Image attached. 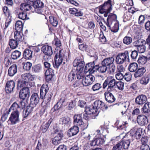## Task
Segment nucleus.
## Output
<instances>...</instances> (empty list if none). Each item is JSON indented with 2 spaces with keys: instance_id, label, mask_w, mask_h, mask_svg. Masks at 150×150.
I'll return each mask as SVG.
<instances>
[{
  "instance_id": "obj_62",
  "label": "nucleus",
  "mask_w": 150,
  "mask_h": 150,
  "mask_svg": "<svg viewBox=\"0 0 150 150\" xmlns=\"http://www.w3.org/2000/svg\"><path fill=\"white\" fill-rule=\"evenodd\" d=\"M115 77L117 79L121 80L124 78V76L121 72H119L116 74Z\"/></svg>"
},
{
  "instance_id": "obj_18",
  "label": "nucleus",
  "mask_w": 150,
  "mask_h": 150,
  "mask_svg": "<svg viewBox=\"0 0 150 150\" xmlns=\"http://www.w3.org/2000/svg\"><path fill=\"white\" fill-rule=\"evenodd\" d=\"M117 16L115 14L110 13L107 19L106 25L108 27L110 28V25H112L113 22L116 21Z\"/></svg>"
},
{
  "instance_id": "obj_48",
  "label": "nucleus",
  "mask_w": 150,
  "mask_h": 150,
  "mask_svg": "<svg viewBox=\"0 0 150 150\" xmlns=\"http://www.w3.org/2000/svg\"><path fill=\"white\" fill-rule=\"evenodd\" d=\"M123 144L122 142H120L113 147L112 150H122Z\"/></svg>"
},
{
  "instance_id": "obj_16",
  "label": "nucleus",
  "mask_w": 150,
  "mask_h": 150,
  "mask_svg": "<svg viewBox=\"0 0 150 150\" xmlns=\"http://www.w3.org/2000/svg\"><path fill=\"white\" fill-rule=\"evenodd\" d=\"M137 121L139 125L143 126L147 124L148 122V120L147 117L145 115H139L137 116Z\"/></svg>"
},
{
  "instance_id": "obj_52",
  "label": "nucleus",
  "mask_w": 150,
  "mask_h": 150,
  "mask_svg": "<svg viewBox=\"0 0 150 150\" xmlns=\"http://www.w3.org/2000/svg\"><path fill=\"white\" fill-rule=\"evenodd\" d=\"M124 83L122 81H116V85L119 90H122L124 89Z\"/></svg>"
},
{
  "instance_id": "obj_21",
  "label": "nucleus",
  "mask_w": 150,
  "mask_h": 150,
  "mask_svg": "<svg viewBox=\"0 0 150 150\" xmlns=\"http://www.w3.org/2000/svg\"><path fill=\"white\" fill-rule=\"evenodd\" d=\"M35 110L30 106H27L25 110L23 109L22 110L23 117L24 118H26L31 113Z\"/></svg>"
},
{
  "instance_id": "obj_5",
  "label": "nucleus",
  "mask_w": 150,
  "mask_h": 150,
  "mask_svg": "<svg viewBox=\"0 0 150 150\" xmlns=\"http://www.w3.org/2000/svg\"><path fill=\"white\" fill-rule=\"evenodd\" d=\"M32 11L38 14H42L44 7L43 3L40 0H36L33 2L32 1Z\"/></svg>"
},
{
  "instance_id": "obj_42",
  "label": "nucleus",
  "mask_w": 150,
  "mask_h": 150,
  "mask_svg": "<svg viewBox=\"0 0 150 150\" xmlns=\"http://www.w3.org/2000/svg\"><path fill=\"white\" fill-rule=\"evenodd\" d=\"M76 73L74 72L73 70H72L68 74L67 78L69 81H71L73 80L76 79Z\"/></svg>"
},
{
  "instance_id": "obj_44",
  "label": "nucleus",
  "mask_w": 150,
  "mask_h": 150,
  "mask_svg": "<svg viewBox=\"0 0 150 150\" xmlns=\"http://www.w3.org/2000/svg\"><path fill=\"white\" fill-rule=\"evenodd\" d=\"M147 59V57L145 56H139L137 62L139 64H144L146 62Z\"/></svg>"
},
{
  "instance_id": "obj_57",
  "label": "nucleus",
  "mask_w": 150,
  "mask_h": 150,
  "mask_svg": "<svg viewBox=\"0 0 150 150\" xmlns=\"http://www.w3.org/2000/svg\"><path fill=\"white\" fill-rule=\"evenodd\" d=\"M108 67L109 68L110 74H112L114 72L116 69V67L114 63Z\"/></svg>"
},
{
  "instance_id": "obj_1",
  "label": "nucleus",
  "mask_w": 150,
  "mask_h": 150,
  "mask_svg": "<svg viewBox=\"0 0 150 150\" xmlns=\"http://www.w3.org/2000/svg\"><path fill=\"white\" fill-rule=\"evenodd\" d=\"M19 109L18 105L16 104L11 105L8 111L10 112L13 111L11 113L9 118L7 122L8 124L11 125H15L20 121L19 116L20 112H19L18 109Z\"/></svg>"
},
{
  "instance_id": "obj_11",
  "label": "nucleus",
  "mask_w": 150,
  "mask_h": 150,
  "mask_svg": "<svg viewBox=\"0 0 150 150\" xmlns=\"http://www.w3.org/2000/svg\"><path fill=\"white\" fill-rule=\"evenodd\" d=\"M30 93V90L28 88L26 87H23L19 92V98L21 99L25 100L26 97H29Z\"/></svg>"
},
{
  "instance_id": "obj_33",
  "label": "nucleus",
  "mask_w": 150,
  "mask_h": 150,
  "mask_svg": "<svg viewBox=\"0 0 150 150\" xmlns=\"http://www.w3.org/2000/svg\"><path fill=\"white\" fill-rule=\"evenodd\" d=\"M19 43L16 40L13 39H10L9 42V45L12 49L17 48Z\"/></svg>"
},
{
  "instance_id": "obj_13",
  "label": "nucleus",
  "mask_w": 150,
  "mask_h": 150,
  "mask_svg": "<svg viewBox=\"0 0 150 150\" xmlns=\"http://www.w3.org/2000/svg\"><path fill=\"white\" fill-rule=\"evenodd\" d=\"M15 82L13 80L7 81L5 89L6 93H9L12 92L15 88Z\"/></svg>"
},
{
  "instance_id": "obj_7",
  "label": "nucleus",
  "mask_w": 150,
  "mask_h": 150,
  "mask_svg": "<svg viewBox=\"0 0 150 150\" xmlns=\"http://www.w3.org/2000/svg\"><path fill=\"white\" fill-rule=\"evenodd\" d=\"M127 59L129 60V52L127 51L119 54L116 56L115 62L117 64H122L126 61Z\"/></svg>"
},
{
  "instance_id": "obj_25",
  "label": "nucleus",
  "mask_w": 150,
  "mask_h": 150,
  "mask_svg": "<svg viewBox=\"0 0 150 150\" xmlns=\"http://www.w3.org/2000/svg\"><path fill=\"white\" fill-rule=\"evenodd\" d=\"M24 100L22 99L20 102H19L18 104L17 102H15L13 103L11 105H12L14 104H15V105L16 104L18 105V108H19V109H18V110L19 112H20L22 110H23L24 108H25L26 106L25 102Z\"/></svg>"
},
{
  "instance_id": "obj_47",
  "label": "nucleus",
  "mask_w": 150,
  "mask_h": 150,
  "mask_svg": "<svg viewBox=\"0 0 150 150\" xmlns=\"http://www.w3.org/2000/svg\"><path fill=\"white\" fill-rule=\"evenodd\" d=\"M149 81V78L148 76H144L140 80V83L143 85H146L147 84Z\"/></svg>"
},
{
  "instance_id": "obj_10",
  "label": "nucleus",
  "mask_w": 150,
  "mask_h": 150,
  "mask_svg": "<svg viewBox=\"0 0 150 150\" xmlns=\"http://www.w3.org/2000/svg\"><path fill=\"white\" fill-rule=\"evenodd\" d=\"M32 1L30 0L26 1V2L23 3L20 6V8L21 10L24 11H28L31 10L32 11Z\"/></svg>"
},
{
  "instance_id": "obj_46",
  "label": "nucleus",
  "mask_w": 150,
  "mask_h": 150,
  "mask_svg": "<svg viewBox=\"0 0 150 150\" xmlns=\"http://www.w3.org/2000/svg\"><path fill=\"white\" fill-rule=\"evenodd\" d=\"M111 26V25H110V27L109 28L111 31L114 33H116L118 31L119 29V25L118 23H115L114 25L112 27Z\"/></svg>"
},
{
  "instance_id": "obj_2",
  "label": "nucleus",
  "mask_w": 150,
  "mask_h": 150,
  "mask_svg": "<svg viewBox=\"0 0 150 150\" xmlns=\"http://www.w3.org/2000/svg\"><path fill=\"white\" fill-rule=\"evenodd\" d=\"M105 103L102 101L97 100L95 101L92 105L88 107L86 109V110L88 111L89 113L96 114L98 109L105 107Z\"/></svg>"
},
{
  "instance_id": "obj_22",
  "label": "nucleus",
  "mask_w": 150,
  "mask_h": 150,
  "mask_svg": "<svg viewBox=\"0 0 150 150\" xmlns=\"http://www.w3.org/2000/svg\"><path fill=\"white\" fill-rule=\"evenodd\" d=\"M146 71V67H143L139 68L134 73V76L135 77L138 78L142 77Z\"/></svg>"
},
{
  "instance_id": "obj_17",
  "label": "nucleus",
  "mask_w": 150,
  "mask_h": 150,
  "mask_svg": "<svg viewBox=\"0 0 150 150\" xmlns=\"http://www.w3.org/2000/svg\"><path fill=\"white\" fill-rule=\"evenodd\" d=\"M147 100L146 96L144 95H141L138 96L135 99L136 104L140 105H142L145 103Z\"/></svg>"
},
{
  "instance_id": "obj_19",
  "label": "nucleus",
  "mask_w": 150,
  "mask_h": 150,
  "mask_svg": "<svg viewBox=\"0 0 150 150\" xmlns=\"http://www.w3.org/2000/svg\"><path fill=\"white\" fill-rule=\"evenodd\" d=\"M41 51L45 55H51L53 54L52 47L48 45H45L42 47Z\"/></svg>"
},
{
  "instance_id": "obj_36",
  "label": "nucleus",
  "mask_w": 150,
  "mask_h": 150,
  "mask_svg": "<svg viewBox=\"0 0 150 150\" xmlns=\"http://www.w3.org/2000/svg\"><path fill=\"white\" fill-rule=\"evenodd\" d=\"M94 65V62H91L86 64L84 68V72L86 73L89 71L90 73V71L91 70V68Z\"/></svg>"
},
{
  "instance_id": "obj_8",
  "label": "nucleus",
  "mask_w": 150,
  "mask_h": 150,
  "mask_svg": "<svg viewBox=\"0 0 150 150\" xmlns=\"http://www.w3.org/2000/svg\"><path fill=\"white\" fill-rule=\"evenodd\" d=\"M62 50H60L59 52L57 53L55 56V64H53L54 68H58L60 65L62 64L64 57V54L62 52Z\"/></svg>"
},
{
  "instance_id": "obj_50",
  "label": "nucleus",
  "mask_w": 150,
  "mask_h": 150,
  "mask_svg": "<svg viewBox=\"0 0 150 150\" xmlns=\"http://www.w3.org/2000/svg\"><path fill=\"white\" fill-rule=\"evenodd\" d=\"M137 50L139 53H142L144 52L145 51L146 47L144 45H136Z\"/></svg>"
},
{
  "instance_id": "obj_9",
  "label": "nucleus",
  "mask_w": 150,
  "mask_h": 150,
  "mask_svg": "<svg viewBox=\"0 0 150 150\" xmlns=\"http://www.w3.org/2000/svg\"><path fill=\"white\" fill-rule=\"evenodd\" d=\"M40 100V98L38 94L37 93L33 94L30 98L29 105L34 109L36 105L38 103Z\"/></svg>"
},
{
  "instance_id": "obj_12",
  "label": "nucleus",
  "mask_w": 150,
  "mask_h": 150,
  "mask_svg": "<svg viewBox=\"0 0 150 150\" xmlns=\"http://www.w3.org/2000/svg\"><path fill=\"white\" fill-rule=\"evenodd\" d=\"M113 91H108L107 90L104 93L105 100L109 103H112L115 101V98L113 94L111 92Z\"/></svg>"
},
{
  "instance_id": "obj_27",
  "label": "nucleus",
  "mask_w": 150,
  "mask_h": 150,
  "mask_svg": "<svg viewBox=\"0 0 150 150\" xmlns=\"http://www.w3.org/2000/svg\"><path fill=\"white\" fill-rule=\"evenodd\" d=\"M114 58L112 57L106 58L102 61L105 65L108 67L114 63Z\"/></svg>"
},
{
  "instance_id": "obj_20",
  "label": "nucleus",
  "mask_w": 150,
  "mask_h": 150,
  "mask_svg": "<svg viewBox=\"0 0 150 150\" xmlns=\"http://www.w3.org/2000/svg\"><path fill=\"white\" fill-rule=\"evenodd\" d=\"M79 132L78 127L77 126H74L68 130L67 134L69 137H72L76 134Z\"/></svg>"
},
{
  "instance_id": "obj_29",
  "label": "nucleus",
  "mask_w": 150,
  "mask_h": 150,
  "mask_svg": "<svg viewBox=\"0 0 150 150\" xmlns=\"http://www.w3.org/2000/svg\"><path fill=\"white\" fill-rule=\"evenodd\" d=\"M22 78L27 81L29 80L33 81L35 78V76L32 75L29 73H25L22 75Z\"/></svg>"
},
{
  "instance_id": "obj_43",
  "label": "nucleus",
  "mask_w": 150,
  "mask_h": 150,
  "mask_svg": "<svg viewBox=\"0 0 150 150\" xmlns=\"http://www.w3.org/2000/svg\"><path fill=\"white\" fill-rule=\"evenodd\" d=\"M89 79L88 76H86L85 79L83 80L82 83L84 86H87L92 83Z\"/></svg>"
},
{
  "instance_id": "obj_39",
  "label": "nucleus",
  "mask_w": 150,
  "mask_h": 150,
  "mask_svg": "<svg viewBox=\"0 0 150 150\" xmlns=\"http://www.w3.org/2000/svg\"><path fill=\"white\" fill-rule=\"evenodd\" d=\"M28 83V82L26 81L20 79L18 81L17 84V88L18 89H20L22 87H25L26 86Z\"/></svg>"
},
{
  "instance_id": "obj_4",
  "label": "nucleus",
  "mask_w": 150,
  "mask_h": 150,
  "mask_svg": "<svg viewBox=\"0 0 150 150\" xmlns=\"http://www.w3.org/2000/svg\"><path fill=\"white\" fill-rule=\"evenodd\" d=\"M116 81L112 76L108 77L105 80L103 84V88H105L107 86V90L108 91H114L115 90V86L116 85Z\"/></svg>"
},
{
  "instance_id": "obj_53",
  "label": "nucleus",
  "mask_w": 150,
  "mask_h": 150,
  "mask_svg": "<svg viewBox=\"0 0 150 150\" xmlns=\"http://www.w3.org/2000/svg\"><path fill=\"white\" fill-rule=\"evenodd\" d=\"M32 66V64L30 62H27L24 64L23 66L24 70L27 71L30 70Z\"/></svg>"
},
{
  "instance_id": "obj_51",
  "label": "nucleus",
  "mask_w": 150,
  "mask_h": 150,
  "mask_svg": "<svg viewBox=\"0 0 150 150\" xmlns=\"http://www.w3.org/2000/svg\"><path fill=\"white\" fill-rule=\"evenodd\" d=\"M102 87L100 84L99 83H96L93 85L92 88V89L94 91L99 90Z\"/></svg>"
},
{
  "instance_id": "obj_34",
  "label": "nucleus",
  "mask_w": 150,
  "mask_h": 150,
  "mask_svg": "<svg viewBox=\"0 0 150 150\" xmlns=\"http://www.w3.org/2000/svg\"><path fill=\"white\" fill-rule=\"evenodd\" d=\"M52 121V119L51 118L45 125H42V129L43 132L44 133L47 130Z\"/></svg>"
},
{
  "instance_id": "obj_55",
  "label": "nucleus",
  "mask_w": 150,
  "mask_h": 150,
  "mask_svg": "<svg viewBox=\"0 0 150 150\" xmlns=\"http://www.w3.org/2000/svg\"><path fill=\"white\" fill-rule=\"evenodd\" d=\"M3 10L5 15L7 17H9L10 15V12L9 10L6 6H4L3 7Z\"/></svg>"
},
{
  "instance_id": "obj_23",
  "label": "nucleus",
  "mask_w": 150,
  "mask_h": 150,
  "mask_svg": "<svg viewBox=\"0 0 150 150\" xmlns=\"http://www.w3.org/2000/svg\"><path fill=\"white\" fill-rule=\"evenodd\" d=\"M17 67L16 64H13L9 68L8 74L10 76H13L17 72Z\"/></svg>"
},
{
  "instance_id": "obj_59",
  "label": "nucleus",
  "mask_w": 150,
  "mask_h": 150,
  "mask_svg": "<svg viewBox=\"0 0 150 150\" xmlns=\"http://www.w3.org/2000/svg\"><path fill=\"white\" fill-rule=\"evenodd\" d=\"M131 58L135 60L136 59L138 56V52L136 50H134L132 52L130 55Z\"/></svg>"
},
{
  "instance_id": "obj_28",
  "label": "nucleus",
  "mask_w": 150,
  "mask_h": 150,
  "mask_svg": "<svg viewBox=\"0 0 150 150\" xmlns=\"http://www.w3.org/2000/svg\"><path fill=\"white\" fill-rule=\"evenodd\" d=\"M71 123V120L70 118L68 117H63L60 118L59 120V123L65 126H67Z\"/></svg>"
},
{
  "instance_id": "obj_60",
  "label": "nucleus",
  "mask_w": 150,
  "mask_h": 150,
  "mask_svg": "<svg viewBox=\"0 0 150 150\" xmlns=\"http://www.w3.org/2000/svg\"><path fill=\"white\" fill-rule=\"evenodd\" d=\"M87 108H85V111L86 113L83 115V118L86 120H88L90 118V115L93 113H89L88 111L86 110V109Z\"/></svg>"
},
{
  "instance_id": "obj_37",
  "label": "nucleus",
  "mask_w": 150,
  "mask_h": 150,
  "mask_svg": "<svg viewBox=\"0 0 150 150\" xmlns=\"http://www.w3.org/2000/svg\"><path fill=\"white\" fill-rule=\"evenodd\" d=\"M15 29L16 32H22L23 30V25L22 22L20 21L16 22L15 24Z\"/></svg>"
},
{
  "instance_id": "obj_49",
  "label": "nucleus",
  "mask_w": 150,
  "mask_h": 150,
  "mask_svg": "<svg viewBox=\"0 0 150 150\" xmlns=\"http://www.w3.org/2000/svg\"><path fill=\"white\" fill-rule=\"evenodd\" d=\"M132 41V39L129 36H125L124 37L123 40V42L125 44L127 45H129Z\"/></svg>"
},
{
  "instance_id": "obj_40",
  "label": "nucleus",
  "mask_w": 150,
  "mask_h": 150,
  "mask_svg": "<svg viewBox=\"0 0 150 150\" xmlns=\"http://www.w3.org/2000/svg\"><path fill=\"white\" fill-rule=\"evenodd\" d=\"M138 68V65L136 63L134 62L131 63L129 66V70L131 72L135 71Z\"/></svg>"
},
{
  "instance_id": "obj_58",
  "label": "nucleus",
  "mask_w": 150,
  "mask_h": 150,
  "mask_svg": "<svg viewBox=\"0 0 150 150\" xmlns=\"http://www.w3.org/2000/svg\"><path fill=\"white\" fill-rule=\"evenodd\" d=\"M124 78L126 81H129L131 80L132 75L129 72H127L124 76Z\"/></svg>"
},
{
  "instance_id": "obj_41",
  "label": "nucleus",
  "mask_w": 150,
  "mask_h": 150,
  "mask_svg": "<svg viewBox=\"0 0 150 150\" xmlns=\"http://www.w3.org/2000/svg\"><path fill=\"white\" fill-rule=\"evenodd\" d=\"M49 21L53 26L55 27L57 26L58 21L56 18L52 16H50L49 17Z\"/></svg>"
},
{
  "instance_id": "obj_24",
  "label": "nucleus",
  "mask_w": 150,
  "mask_h": 150,
  "mask_svg": "<svg viewBox=\"0 0 150 150\" xmlns=\"http://www.w3.org/2000/svg\"><path fill=\"white\" fill-rule=\"evenodd\" d=\"M14 38L19 43L24 40V37L21 32H16L14 33Z\"/></svg>"
},
{
  "instance_id": "obj_26",
  "label": "nucleus",
  "mask_w": 150,
  "mask_h": 150,
  "mask_svg": "<svg viewBox=\"0 0 150 150\" xmlns=\"http://www.w3.org/2000/svg\"><path fill=\"white\" fill-rule=\"evenodd\" d=\"M33 52L29 49H25L23 52V58L26 59H30L32 57Z\"/></svg>"
},
{
  "instance_id": "obj_63",
  "label": "nucleus",
  "mask_w": 150,
  "mask_h": 150,
  "mask_svg": "<svg viewBox=\"0 0 150 150\" xmlns=\"http://www.w3.org/2000/svg\"><path fill=\"white\" fill-rule=\"evenodd\" d=\"M78 105L81 108H86V102L82 100H80L78 102Z\"/></svg>"
},
{
  "instance_id": "obj_14",
  "label": "nucleus",
  "mask_w": 150,
  "mask_h": 150,
  "mask_svg": "<svg viewBox=\"0 0 150 150\" xmlns=\"http://www.w3.org/2000/svg\"><path fill=\"white\" fill-rule=\"evenodd\" d=\"M49 90V88L47 85L43 84L40 88V96L41 99L46 98V95Z\"/></svg>"
},
{
  "instance_id": "obj_56",
  "label": "nucleus",
  "mask_w": 150,
  "mask_h": 150,
  "mask_svg": "<svg viewBox=\"0 0 150 150\" xmlns=\"http://www.w3.org/2000/svg\"><path fill=\"white\" fill-rule=\"evenodd\" d=\"M97 145L98 146L103 144L105 142L104 139L102 138H97L95 139Z\"/></svg>"
},
{
  "instance_id": "obj_6",
  "label": "nucleus",
  "mask_w": 150,
  "mask_h": 150,
  "mask_svg": "<svg viewBox=\"0 0 150 150\" xmlns=\"http://www.w3.org/2000/svg\"><path fill=\"white\" fill-rule=\"evenodd\" d=\"M74 122L79 126L83 130L87 128L88 124L84 123L82 120V114H75L74 117Z\"/></svg>"
},
{
  "instance_id": "obj_45",
  "label": "nucleus",
  "mask_w": 150,
  "mask_h": 150,
  "mask_svg": "<svg viewBox=\"0 0 150 150\" xmlns=\"http://www.w3.org/2000/svg\"><path fill=\"white\" fill-rule=\"evenodd\" d=\"M42 67L40 64L35 65L32 67V70L33 72H39L41 70Z\"/></svg>"
},
{
  "instance_id": "obj_31",
  "label": "nucleus",
  "mask_w": 150,
  "mask_h": 150,
  "mask_svg": "<svg viewBox=\"0 0 150 150\" xmlns=\"http://www.w3.org/2000/svg\"><path fill=\"white\" fill-rule=\"evenodd\" d=\"M22 11L21 9H18L16 11L18 13V17L21 19L24 20L26 18L27 15L26 13H24L23 11Z\"/></svg>"
},
{
  "instance_id": "obj_3",
  "label": "nucleus",
  "mask_w": 150,
  "mask_h": 150,
  "mask_svg": "<svg viewBox=\"0 0 150 150\" xmlns=\"http://www.w3.org/2000/svg\"><path fill=\"white\" fill-rule=\"evenodd\" d=\"M111 0H108L102 6H99V13H100L104 14V16L105 17L108 16V14L110 13L112 9Z\"/></svg>"
},
{
  "instance_id": "obj_61",
  "label": "nucleus",
  "mask_w": 150,
  "mask_h": 150,
  "mask_svg": "<svg viewBox=\"0 0 150 150\" xmlns=\"http://www.w3.org/2000/svg\"><path fill=\"white\" fill-rule=\"evenodd\" d=\"M61 141L58 137H55L53 139L52 143L55 145H57L60 143Z\"/></svg>"
},
{
  "instance_id": "obj_15",
  "label": "nucleus",
  "mask_w": 150,
  "mask_h": 150,
  "mask_svg": "<svg viewBox=\"0 0 150 150\" xmlns=\"http://www.w3.org/2000/svg\"><path fill=\"white\" fill-rule=\"evenodd\" d=\"M79 59L75 60L73 62V65L74 67H77L76 70L79 71H82L85 65V63L83 61H79Z\"/></svg>"
},
{
  "instance_id": "obj_54",
  "label": "nucleus",
  "mask_w": 150,
  "mask_h": 150,
  "mask_svg": "<svg viewBox=\"0 0 150 150\" xmlns=\"http://www.w3.org/2000/svg\"><path fill=\"white\" fill-rule=\"evenodd\" d=\"M123 143L122 148L123 149H128L130 143V141L129 139L126 140L125 142L122 141Z\"/></svg>"
},
{
  "instance_id": "obj_64",
  "label": "nucleus",
  "mask_w": 150,
  "mask_h": 150,
  "mask_svg": "<svg viewBox=\"0 0 150 150\" xmlns=\"http://www.w3.org/2000/svg\"><path fill=\"white\" fill-rule=\"evenodd\" d=\"M9 111L8 110V113H4L1 116V120L2 121L4 122L7 119L8 116V115L9 114Z\"/></svg>"
},
{
  "instance_id": "obj_32",
  "label": "nucleus",
  "mask_w": 150,
  "mask_h": 150,
  "mask_svg": "<svg viewBox=\"0 0 150 150\" xmlns=\"http://www.w3.org/2000/svg\"><path fill=\"white\" fill-rule=\"evenodd\" d=\"M21 53L19 51L16 50L12 52L11 55V58L13 60H16L20 57Z\"/></svg>"
},
{
  "instance_id": "obj_38",
  "label": "nucleus",
  "mask_w": 150,
  "mask_h": 150,
  "mask_svg": "<svg viewBox=\"0 0 150 150\" xmlns=\"http://www.w3.org/2000/svg\"><path fill=\"white\" fill-rule=\"evenodd\" d=\"M144 113H148L150 112V102H147L145 103L142 109Z\"/></svg>"
},
{
  "instance_id": "obj_35",
  "label": "nucleus",
  "mask_w": 150,
  "mask_h": 150,
  "mask_svg": "<svg viewBox=\"0 0 150 150\" xmlns=\"http://www.w3.org/2000/svg\"><path fill=\"white\" fill-rule=\"evenodd\" d=\"M98 72L101 73H105L108 69L107 67L102 62L101 64L98 65Z\"/></svg>"
},
{
  "instance_id": "obj_30",
  "label": "nucleus",
  "mask_w": 150,
  "mask_h": 150,
  "mask_svg": "<svg viewBox=\"0 0 150 150\" xmlns=\"http://www.w3.org/2000/svg\"><path fill=\"white\" fill-rule=\"evenodd\" d=\"M144 129L139 128L137 130L134 134V137L137 139H139L141 137L144 135Z\"/></svg>"
}]
</instances>
